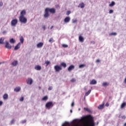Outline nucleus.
Instances as JSON below:
<instances>
[{
    "label": "nucleus",
    "instance_id": "nucleus-1",
    "mask_svg": "<svg viewBox=\"0 0 126 126\" xmlns=\"http://www.w3.org/2000/svg\"><path fill=\"white\" fill-rule=\"evenodd\" d=\"M49 12H50V13H52V14H55V13H56V9L54 8H46L44 14V17L45 18H48V17L50 16V14H49Z\"/></svg>",
    "mask_w": 126,
    "mask_h": 126
},
{
    "label": "nucleus",
    "instance_id": "nucleus-2",
    "mask_svg": "<svg viewBox=\"0 0 126 126\" xmlns=\"http://www.w3.org/2000/svg\"><path fill=\"white\" fill-rule=\"evenodd\" d=\"M19 20L21 23H24L25 24V23H27V18L25 17V16H19Z\"/></svg>",
    "mask_w": 126,
    "mask_h": 126
},
{
    "label": "nucleus",
    "instance_id": "nucleus-3",
    "mask_svg": "<svg viewBox=\"0 0 126 126\" xmlns=\"http://www.w3.org/2000/svg\"><path fill=\"white\" fill-rule=\"evenodd\" d=\"M45 107L46 109L50 110L51 108H53V107H54V103H53L52 101L48 102L46 103Z\"/></svg>",
    "mask_w": 126,
    "mask_h": 126
},
{
    "label": "nucleus",
    "instance_id": "nucleus-4",
    "mask_svg": "<svg viewBox=\"0 0 126 126\" xmlns=\"http://www.w3.org/2000/svg\"><path fill=\"white\" fill-rule=\"evenodd\" d=\"M54 69L56 72H60L61 70H63V67H62L61 65H56L54 66Z\"/></svg>",
    "mask_w": 126,
    "mask_h": 126
},
{
    "label": "nucleus",
    "instance_id": "nucleus-5",
    "mask_svg": "<svg viewBox=\"0 0 126 126\" xmlns=\"http://www.w3.org/2000/svg\"><path fill=\"white\" fill-rule=\"evenodd\" d=\"M17 23H18V20H17V19H14L11 21V25L13 26V27H15V26L17 25Z\"/></svg>",
    "mask_w": 126,
    "mask_h": 126
},
{
    "label": "nucleus",
    "instance_id": "nucleus-6",
    "mask_svg": "<svg viewBox=\"0 0 126 126\" xmlns=\"http://www.w3.org/2000/svg\"><path fill=\"white\" fill-rule=\"evenodd\" d=\"M5 48H6V49L10 50V49H11V48H12V46H11V45L10 44H9V43L8 42V41H6L5 42Z\"/></svg>",
    "mask_w": 126,
    "mask_h": 126
},
{
    "label": "nucleus",
    "instance_id": "nucleus-7",
    "mask_svg": "<svg viewBox=\"0 0 126 126\" xmlns=\"http://www.w3.org/2000/svg\"><path fill=\"white\" fill-rule=\"evenodd\" d=\"M27 84H30V85H31V84L33 83V79H32V78H29L27 80Z\"/></svg>",
    "mask_w": 126,
    "mask_h": 126
},
{
    "label": "nucleus",
    "instance_id": "nucleus-8",
    "mask_svg": "<svg viewBox=\"0 0 126 126\" xmlns=\"http://www.w3.org/2000/svg\"><path fill=\"white\" fill-rule=\"evenodd\" d=\"M20 46H21V43L19 42L17 44V45L14 48L15 51H16V50H18V49H20Z\"/></svg>",
    "mask_w": 126,
    "mask_h": 126
},
{
    "label": "nucleus",
    "instance_id": "nucleus-9",
    "mask_svg": "<svg viewBox=\"0 0 126 126\" xmlns=\"http://www.w3.org/2000/svg\"><path fill=\"white\" fill-rule=\"evenodd\" d=\"M75 67V66H74V65H71L68 68V71L70 72V71H71V70H72V69H74Z\"/></svg>",
    "mask_w": 126,
    "mask_h": 126
},
{
    "label": "nucleus",
    "instance_id": "nucleus-10",
    "mask_svg": "<svg viewBox=\"0 0 126 126\" xmlns=\"http://www.w3.org/2000/svg\"><path fill=\"white\" fill-rule=\"evenodd\" d=\"M25 15H26V11L25 10H23L20 13V16H25Z\"/></svg>",
    "mask_w": 126,
    "mask_h": 126
},
{
    "label": "nucleus",
    "instance_id": "nucleus-11",
    "mask_svg": "<svg viewBox=\"0 0 126 126\" xmlns=\"http://www.w3.org/2000/svg\"><path fill=\"white\" fill-rule=\"evenodd\" d=\"M69 21H70V18L69 17H66L64 20L65 23H68Z\"/></svg>",
    "mask_w": 126,
    "mask_h": 126
},
{
    "label": "nucleus",
    "instance_id": "nucleus-12",
    "mask_svg": "<svg viewBox=\"0 0 126 126\" xmlns=\"http://www.w3.org/2000/svg\"><path fill=\"white\" fill-rule=\"evenodd\" d=\"M34 69L36 70H41V69H42V67H41V66H40L39 65H37L35 66Z\"/></svg>",
    "mask_w": 126,
    "mask_h": 126
},
{
    "label": "nucleus",
    "instance_id": "nucleus-13",
    "mask_svg": "<svg viewBox=\"0 0 126 126\" xmlns=\"http://www.w3.org/2000/svg\"><path fill=\"white\" fill-rule=\"evenodd\" d=\"M43 46H44V43L43 42H39L37 44L36 47L37 48H42Z\"/></svg>",
    "mask_w": 126,
    "mask_h": 126
},
{
    "label": "nucleus",
    "instance_id": "nucleus-14",
    "mask_svg": "<svg viewBox=\"0 0 126 126\" xmlns=\"http://www.w3.org/2000/svg\"><path fill=\"white\" fill-rule=\"evenodd\" d=\"M91 85H93L94 84H97V81L95 79H93L90 83Z\"/></svg>",
    "mask_w": 126,
    "mask_h": 126
},
{
    "label": "nucleus",
    "instance_id": "nucleus-15",
    "mask_svg": "<svg viewBox=\"0 0 126 126\" xmlns=\"http://www.w3.org/2000/svg\"><path fill=\"white\" fill-rule=\"evenodd\" d=\"M79 41L81 42V43H83V42H84V38H83V36L80 35L79 36Z\"/></svg>",
    "mask_w": 126,
    "mask_h": 126
},
{
    "label": "nucleus",
    "instance_id": "nucleus-16",
    "mask_svg": "<svg viewBox=\"0 0 126 126\" xmlns=\"http://www.w3.org/2000/svg\"><path fill=\"white\" fill-rule=\"evenodd\" d=\"M60 66H63V68H65V67H66L67 66V65H66V63L64 62H62V63H61V64H60Z\"/></svg>",
    "mask_w": 126,
    "mask_h": 126
},
{
    "label": "nucleus",
    "instance_id": "nucleus-17",
    "mask_svg": "<svg viewBox=\"0 0 126 126\" xmlns=\"http://www.w3.org/2000/svg\"><path fill=\"white\" fill-rule=\"evenodd\" d=\"M104 105H105L104 103H103L102 104H100L98 106V109L99 110H102V109H104Z\"/></svg>",
    "mask_w": 126,
    "mask_h": 126
},
{
    "label": "nucleus",
    "instance_id": "nucleus-18",
    "mask_svg": "<svg viewBox=\"0 0 126 126\" xmlns=\"http://www.w3.org/2000/svg\"><path fill=\"white\" fill-rule=\"evenodd\" d=\"M18 63V62L17 61H14L13 62L11 63L12 65H13V66H16V65H17V64Z\"/></svg>",
    "mask_w": 126,
    "mask_h": 126
},
{
    "label": "nucleus",
    "instance_id": "nucleus-19",
    "mask_svg": "<svg viewBox=\"0 0 126 126\" xmlns=\"http://www.w3.org/2000/svg\"><path fill=\"white\" fill-rule=\"evenodd\" d=\"M3 98L4 100H7L8 99V95L7 94H5L3 96Z\"/></svg>",
    "mask_w": 126,
    "mask_h": 126
},
{
    "label": "nucleus",
    "instance_id": "nucleus-20",
    "mask_svg": "<svg viewBox=\"0 0 126 126\" xmlns=\"http://www.w3.org/2000/svg\"><path fill=\"white\" fill-rule=\"evenodd\" d=\"M126 102H124L122 103V104L121 105V108L124 109L125 108V107H126Z\"/></svg>",
    "mask_w": 126,
    "mask_h": 126
},
{
    "label": "nucleus",
    "instance_id": "nucleus-21",
    "mask_svg": "<svg viewBox=\"0 0 126 126\" xmlns=\"http://www.w3.org/2000/svg\"><path fill=\"white\" fill-rule=\"evenodd\" d=\"M48 99H49L48 95H45L42 98V101H47Z\"/></svg>",
    "mask_w": 126,
    "mask_h": 126
},
{
    "label": "nucleus",
    "instance_id": "nucleus-22",
    "mask_svg": "<svg viewBox=\"0 0 126 126\" xmlns=\"http://www.w3.org/2000/svg\"><path fill=\"white\" fill-rule=\"evenodd\" d=\"M21 90V88L20 87H16L15 89H14V91H15V92H19V91Z\"/></svg>",
    "mask_w": 126,
    "mask_h": 126
},
{
    "label": "nucleus",
    "instance_id": "nucleus-23",
    "mask_svg": "<svg viewBox=\"0 0 126 126\" xmlns=\"http://www.w3.org/2000/svg\"><path fill=\"white\" fill-rule=\"evenodd\" d=\"M20 41L21 44H23V43H24V38H23V36H21L20 37Z\"/></svg>",
    "mask_w": 126,
    "mask_h": 126
},
{
    "label": "nucleus",
    "instance_id": "nucleus-24",
    "mask_svg": "<svg viewBox=\"0 0 126 126\" xmlns=\"http://www.w3.org/2000/svg\"><path fill=\"white\" fill-rule=\"evenodd\" d=\"M9 42L11 44H14V43H15L16 41L14 39L11 38V39H10Z\"/></svg>",
    "mask_w": 126,
    "mask_h": 126
},
{
    "label": "nucleus",
    "instance_id": "nucleus-25",
    "mask_svg": "<svg viewBox=\"0 0 126 126\" xmlns=\"http://www.w3.org/2000/svg\"><path fill=\"white\" fill-rule=\"evenodd\" d=\"M86 66V65L85 64H81L79 65V68H82L83 67H85Z\"/></svg>",
    "mask_w": 126,
    "mask_h": 126
},
{
    "label": "nucleus",
    "instance_id": "nucleus-26",
    "mask_svg": "<svg viewBox=\"0 0 126 126\" xmlns=\"http://www.w3.org/2000/svg\"><path fill=\"white\" fill-rule=\"evenodd\" d=\"M4 40V38L1 37L0 38V44H3V41Z\"/></svg>",
    "mask_w": 126,
    "mask_h": 126
},
{
    "label": "nucleus",
    "instance_id": "nucleus-27",
    "mask_svg": "<svg viewBox=\"0 0 126 126\" xmlns=\"http://www.w3.org/2000/svg\"><path fill=\"white\" fill-rule=\"evenodd\" d=\"M115 4H116V3H115V2L114 1L111 2V3H110L109 4V6L112 7V6H114V5H115Z\"/></svg>",
    "mask_w": 126,
    "mask_h": 126
},
{
    "label": "nucleus",
    "instance_id": "nucleus-28",
    "mask_svg": "<svg viewBox=\"0 0 126 126\" xmlns=\"http://www.w3.org/2000/svg\"><path fill=\"white\" fill-rule=\"evenodd\" d=\"M90 93H91V90H89L88 92L85 93V96H88Z\"/></svg>",
    "mask_w": 126,
    "mask_h": 126
},
{
    "label": "nucleus",
    "instance_id": "nucleus-29",
    "mask_svg": "<svg viewBox=\"0 0 126 126\" xmlns=\"http://www.w3.org/2000/svg\"><path fill=\"white\" fill-rule=\"evenodd\" d=\"M81 8H83L84 6H85V5L84 4V3H81L79 4Z\"/></svg>",
    "mask_w": 126,
    "mask_h": 126
},
{
    "label": "nucleus",
    "instance_id": "nucleus-30",
    "mask_svg": "<svg viewBox=\"0 0 126 126\" xmlns=\"http://www.w3.org/2000/svg\"><path fill=\"white\" fill-rule=\"evenodd\" d=\"M102 85L103 86H108V85H109V83H107V82H103L102 83Z\"/></svg>",
    "mask_w": 126,
    "mask_h": 126
},
{
    "label": "nucleus",
    "instance_id": "nucleus-31",
    "mask_svg": "<svg viewBox=\"0 0 126 126\" xmlns=\"http://www.w3.org/2000/svg\"><path fill=\"white\" fill-rule=\"evenodd\" d=\"M49 43H53V42H55V41H54V39H53V38H51L49 40Z\"/></svg>",
    "mask_w": 126,
    "mask_h": 126
},
{
    "label": "nucleus",
    "instance_id": "nucleus-32",
    "mask_svg": "<svg viewBox=\"0 0 126 126\" xmlns=\"http://www.w3.org/2000/svg\"><path fill=\"white\" fill-rule=\"evenodd\" d=\"M45 63L46 64V66H48L49 65V64H50V63H51L50 62V61H46L45 62Z\"/></svg>",
    "mask_w": 126,
    "mask_h": 126
},
{
    "label": "nucleus",
    "instance_id": "nucleus-33",
    "mask_svg": "<svg viewBox=\"0 0 126 126\" xmlns=\"http://www.w3.org/2000/svg\"><path fill=\"white\" fill-rule=\"evenodd\" d=\"M62 46L63 47V48H67V47H68V45H67V44H63Z\"/></svg>",
    "mask_w": 126,
    "mask_h": 126
},
{
    "label": "nucleus",
    "instance_id": "nucleus-34",
    "mask_svg": "<svg viewBox=\"0 0 126 126\" xmlns=\"http://www.w3.org/2000/svg\"><path fill=\"white\" fill-rule=\"evenodd\" d=\"M15 122V120H14V119H12L11 121V125H13V124H14V122Z\"/></svg>",
    "mask_w": 126,
    "mask_h": 126
},
{
    "label": "nucleus",
    "instance_id": "nucleus-35",
    "mask_svg": "<svg viewBox=\"0 0 126 126\" xmlns=\"http://www.w3.org/2000/svg\"><path fill=\"white\" fill-rule=\"evenodd\" d=\"M110 35H114L115 36H116V35H117V32H112V33H110Z\"/></svg>",
    "mask_w": 126,
    "mask_h": 126
},
{
    "label": "nucleus",
    "instance_id": "nucleus-36",
    "mask_svg": "<svg viewBox=\"0 0 126 126\" xmlns=\"http://www.w3.org/2000/svg\"><path fill=\"white\" fill-rule=\"evenodd\" d=\"M20 101L21 102H22L23 101H24V97H21L20 98Z\"/></svg>",
    "mask_w": 126,
    "mask_h": 126
},
{
    "label": "nucleus",
    "instance_id": "nucleus-37",
    "mask_svg": "<svg viewBox=\"0 0 126 126\" xmlns=\"http://www.w3.org/2000/svg\"><path fill=\"white\" fill-rule=\"evenodd\" d=\"M76 22H77V19L72 20V23H76Z\"/></svg>",
    "mask_w": 126,
    "mask_h": 126
},
{
    "label": "nucleus",
    "instance_id": "nucleus-38",
    "mask_svg": "<svg viewBox=\"0 0 126 126\" xmlns=\"http://www.w3.org/2000/svg\"><path fill=\"white\" fill-rule=\"evenodd\" d=\"M75 79H74V78H72L71 80H70V81H71V82H75Z\"/></svg>",
    "mask_w": 126,
    "mask_h": 126
},
{
    "label": "nucleus",
    "instance_id": "nucleus-39",
    "mask_svg": "<svg viewBox=\"0 0 126 126\" xmlns=\"http://www.w3.org/2000/svg\"><path fill=\"white\" fill-rule=\"evenodd\" d=\"M71 13L70 11H67L66 12V15H69V14Z\"/></svg>",
    "mask_w": 126,
    "mask_h": 126
},
{
    "label": "nucleus",
    "instance_id": "nucleus-40",
    "mask_svg": "<svg viewBox=\"0 0 126 126\" xmlns=\"http://www.w3.org/2000/svg\"><path fill=\"white\" fill-rule=\"evenodd\" d=\"M114 12V10H110L109 13L111 14V13H113Z\"/></svg>",
    "mask_w": 126,
    "mask_h": 126
},
{
    "label": "nucleus",
    "instance_id": "nucleus-41",
    "mask_svg": "<svg viewBox=\"0 0 126 126\" xmlns=\"http://www.w3.org/2000/svg\"><path fill=\"white\" fill-rule=\"evenodd\" d=\"M2 5H3V3L1 1H0V6H2Z\"/></svg>",
    "mask_w": 126,
    "mask_h": 126
},
{
    "label": "nucleus",
    "instance_id": "nucleus-42",
    "mask_svg": "<svg viewBox=\"0 0 126 126\" xmlns=\"http://www.w3.org/2000/svg\"><path fill=\"white\" fill-rule=\"evenodd\" d=\"M109 105H110V104H109L108 102H107V103L105 104V106H106V107H109Z\"/></svg>",
    "mask_w": 126,
    "mask_h": 126
},
{
    "label": "nucleus",
    "instance_id": "nucleus-43",
    "mask_svg": "<svg viewBox=\"0 0 126 126\" xmlns=\"http://www.w3.org/2000/svg\"><path fill=\"white\" fill-rule=\"evenodd\" d=\"M52 89H53V88L52 87H49L48 88V90L50 91V90H52Z\"/></svg>",
    "mask_w": 126,
    "mask_h": 126
},
{
    "label": "nucleus",
    "instance_id": "nucleus-44",
    "mask_svg": "<svg viewBox=\"0 0 126 126\" xmlns=\"http://www.w3.org/2000/svg\"><path fill=\"white\" fill-rule=\"evenodd\" d=\"M126 116H123L122 117V119H124V120H125V119H126Z\"/></svg>",
    "mask_w": 126,
    "mask_h": 126
},
{
    "label": "nucleus",
    "instance_id": "nucleus-45",
    "mask_svg": "<svg viewBox=\"0 0 126 126\" xmlns=\"http://www.w3.org/2000/svg\"><path fill=\"white\" fill-rule=\"evenodd\" d=\"M42 28H43V29H44V30H46V26H43L42 27Z\"/></svg>",
    "mask_w": 126,
    "mask_h": 126
},
{
    "label": "nucleus",
    "instance_id": "nucleus-46",
    "mask_svg": "<svg viewBox=\"0 0 126 126\" xmlns=\"http://www.w3.org/2000/svg\"><path fill=\"white\" fill-rule=\"evenodd\" d=\"M96 63H100V60L99 59L96 60Z\"/></svg>",
    "mask_w": 126,
    "mask_h": 126
},
{
    "label": "nucleus",
    "instance_id": "nucleus-47",
    "mask_svg": "<svg viewBox=\"0 0 126 126\" xmlns=\"http://www.w3.org/2000/svg\"><path fill=\"white\" fill-rule=\"evenodd\" d=\"M3 102L1 101H0V106L2 105Z\"/></svg>",
    "mask_w": 126,
    "mask_h": 126
},
{
    "label": "nucleus",
    "instance_id": "nucleus-48",
    "mask_svg": "<svg viewBox=\"0 0 126 126\" xmlns=\"http://www.w3.org/2000/svg\"><path fill=\"white\" fill-rule=\"evenodd\" d=\"M26 123V120H24L22 121V124H25Z\"/></svg>",
    "mask_w": 126,
    "mask_h": 126
},
{
    "label": "nucleus",
    "instance_id": "nucleus-49",
    "mask_svg": "<svg viewBox=\"0 0 126 126\" xmlns=\"http://www.w3.org/2000/svg\"><path fill=\"white\" fill-rule=\"evenodd\" d=\"M73 106H74V102H72L71 104V106L73 107Z\"/></svg>",
    "mask_w": 126,
    "mask_h": 126
},
{
    "label": "nucleus",
    "instance_id": "nucleus-50",
    "mask_svg": "<svg viewBox=\"0 0 126 126\" xmlns=\"http://www.w3.org/2000/svg\"><path fill=\"white\" fill-rule=\"evenodd\" d=\"M85 109L86 110V111H89V109H88V108H85Z\"/></svg>",
    "mask_w": 126,
    "mask_h": 126
},
{
    "label": "nucleus",
    "instance_id": "nucleus-51",
    "mask_svg": "<svg viewBox=\"0 0 126 126\" xmlns=\"http://www.w3.org/2000/svg\"><path fill=\"white\" fill-rule=\"evenodd\" d=\"M124 82H125V83H126V78H125V80H124Z\"/></svg>",
    "mask_w": 126,
    "mask_h": 126
},
{
    "label": "nucleus",
    "instance_id": "nucleus-52",
    "mask_svg": "<svg viewBox=\"0 0 126 126\" xmlns=\"http://www.w3.org/2000/svg\"><path fill=\"white\" fill-rule=\"evenodd\" d=\"M54 28V26H52L51 27V29H53Z\"/></svg>",
    "mask_w": 126,
    "mask_h": 126
},
{
    "label": "nucleus",
    "instance_id": "nucleus-53",
    "mask_svg": "<svg viewBox=\"0 0 126 126\" xmlns=\"http://www.w3.org/2000/svg\"><path fill=\"white\" fill-rule=\"evenodd\" d=\"M84 90H85V91L87 90V89L86 88V87L84 88Z\"/></svg>",
    "mask_w": 126,
    "mask_h": 126
},
{
    "label": "nucleus",
    "instance_id": "nucleus-54",
    "mask_svg": "<svg viewBox=\"0 0 126 126\" xmlns=\"http://www.w3.org/2000/svg\"><path fill=\"white\" fill-rule=\"evenodd\" d=\"M70 113H72V110H70Z\"/></svg>",
    "mask_w": 126,
    "mask_h": 126
},
{
    "label": "nucleus",
    "instance_id": "nucleus-55",
    "mask_svg": "<svg viewBox=\"0 0 126 126\" xmlns=\"http://www.w3.org/2000/svg\"><path fill=\"white\" fill-rule=\"evenodd\" d=\"M0 64H1V63H0Z\"/></svg>",
    "mask_w": 126,
    "mask_h": 126
},
{
    "label": "nucleus",
    "instance_id": "nucleus-56",
    "mask_svg": "<svg viewBox=\"0 0 126 126\" xmlns=\"http://www.w3.org/2000/svg\"><path fill=\"white\" fill-rule=\"evenodd\" d=\"M83 120H84V118H83Z\"/></svg>",
    "mask_w": 126,
    "mask_h": 126
}]
</instances>
